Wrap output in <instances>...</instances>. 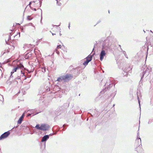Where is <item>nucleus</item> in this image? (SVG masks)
<instances>
[{"label":"nucleus","mask_w":153,"mask_h":153,"mask_svg":"<svg viewBox=\"0 0 153 153\" xmlns=\"http://www.w3.org/2000/svg\"><path fill=\"white\" fill-rule=\"evenodd\" d=\"M73 77V75L67 74L65 75L59 77L57 79L56 81L62 82L64 81V82H67L71 79Z\"/></svg>","instance_id":"nucleus-2"},{"label":"nucleus","mask_w":153,"mask_h":153,"mask_svg":"<svg viewBox=\"0 0 153 153\" xmlns=\"http://www.w3.org/2000/svg\"><path fill=\"white\" fill-rule=\"evenodd\" d=\"M10 134L9 131L5 132L2 134L0 137V140H1L7 138Z\"/></svg>","instance_id":"nucleus-9"},{"label":"nucleus","mask_w":153,"mask_h":153,"mask_svg":"<svg viewBox=\"0 0 153 153\" xmlns=\"http://www.w3.org/2000/svg\"><path fill=\"white\" fill-rule=\"evenodd\" d=\"M70 23H69V25H68V27H69V29H70Z\"/></svg>","instance_id":"nucleus-40"},{"label":"nucleus","mask_w":153,"mask_h":153,"mask_svg":"<svg viewBox=\"0 0 153 153\" xmlns=\"http://www.w3.org/2000/svg\"><path fill=\"white\" fill-rule=\"evenodd\" d=\"M29 24H30V25H31V26H33V24L32 23H29Z\"/></svg>","instance_id":"nucleus-36"},{"label":"nucleus","mask_w":153,"mask_h":153,"mask_svg":"<svg viewBox=\"0 0 153 153\" xmlns=\"http://www.w3.org/2000/svg\"><path fill=\"white\" fill-rule=\"evenodd\" d=\"M49 135H45L41 139V142H44L45 147V143L46 141L49 139Z\"/></svg>","instance_id":"nucleus-12"},{"label":"nucleus","mask_w":153,"mask_h":153,"mask_svg":"<svg viewBox=\"0 0 153 153\" xmlns=\"http://www.w3.org/2000/svg\"><path fill=\"white\" fill-rule=\"evenodd\" d=\"M138 92L137 91V95L138 100V102H139V106L140 107V100L139 99V98L138 97Z\"/></svg>","instance_id":"nucleus-17"},{"label":"nucleus","mask_w":153,"mask_h":153,"mask_svg":"<svg viewBox=\"0 0 153 153\" xmlns=\"http://www.w3.org/2000/svg\"><path fill=\"white\" fill-rule=\"evenodd\" d=\"M30 114V113H28L27 114V117H29V116H30L31 114Z\"/></svg>","instance_id":"nucleus-26"},{"label":"nucleus","mask_w":153,"mask_h":153,"mask_svg":"<svg viewBox=\"0 0 153 153\" xmlns=\"http://www.w3.org/2000/svg\"><path fill=\"white\" fill-rule=\"evenodd\" d=\"M94 48H93V51H94Z\"/></svg>","instance_id":"nucleus-50"},{"label":"nucleus","mask_w":153,"mask_h":153,"mask_svg":"<svg viewBox=\"0 0 153 153\" xmlns=\"http://www.w3.org/2000/svg\"><path fill=\"white\" fill-rule=\"evenodd\" d=\"M0 74H1V75L2 74V71L1 69H0Z\"/></svg>","instance_id":"nucleus-29"},{"label":"nucleus","mask_w":153,"mask_h":153,"mask_svg":"<svg viewBox=\"0 0 153 153\" xmlns=\"http://www.w3.org/2000/svg\"><path fill=\"white\" fill-rule=\"evenodd\" d=\"M31 2H30L29 4V5H30L31 4Z\"/></svg>","instance_id":"nucleus-42"},{"label":"nucleus","mask_w":153,"mask_h":153,"mask_svg":"<svg viewBox=\"0 0 153 153\" xmlns=\"http://www.w3.org/2000/svg\"><path fill=\"white\" fill-rule=\"evenodd\" d=\"M92 55H89L86 58V61L83 63V65L85 66L87 65L88 63L91 61L92 59Z\"/></svg>","instance_id":"nucleus-7"},{"label":"nucleus","mask_w":153,"mask_h":153,"mask_svg":"<svg viewBox=\"0 0 153 153\" xmlns=\"http://www.w3.org/2000/svg\"><path fill=\"white\" fill-rule=\"evenodd\" d=\"M61 48V46L60 45H59L57 46L56 49H58L59 48Z\"/></svg>","instance_id":"nucleus-19"},{"label":"nucleus","mask_w":153,"mask_h":153,"mask_svg":"<svg viewBox=\"0 0 153 153\" xmlns=\"http://www.w3.org/2000/svg\"><path fill=\"white\" fill-rule=\"evenodd\" d=\"M18 126H16V127H15V128H17V127Z\"/></svg>","instance_id":"nucleus-47"},{"label":"nucleus","mask_w":153,"mask_h":153,"mask_svg":"<svg viewBox=\"0 0 153 153\" xmlns=\"http://www.w3.org/2000/svg\"><path fill=\"white\" fill-rule=\"evenodd\" d=\"M21 78L20 76H18L17 77L15 78L14 80H13V82H16V83H18V82L17 81H16L17 79H20Z\"/></svg>","instance_id":"nucleus-14"},{"label":"nucleus","mask_w":153,"mask_h":153,"mask_svg":"<svg viewBox=\"0 0 153 153\" xmlns=\"http://www.w3.org/2000/svg\"><path fill=\"white\" fill-rule=\"evenodd\" d=\"M56 52V53L58 54L59 55V51H57V49H56L55 51V52Z\"/></svg>","instance_id":"nucleus-23"},{"label":"nucleus","mask_w":153,"mask_h":153,"mask_svg":"<svg viewBox=\"0 0 153 153\" xmlns=\"http://www.w3.org/2000/svg\"><path fill=\"white\" fill-rule=\"evenodd\" d=\"M14 73V72H13V71H12L11 72V75H12V74H13Z\"/></svg>","instance_id":"nucleus-33"},{"label":"nucleus","mask_w":153,"mask_h":153,"mask_svg":"<svg viewBox=\"0 0 153 153\" xmlns=\"http://www.w3.org/2000/svg\"><path fill=\"white\" fill-rule=\"evenodd\" d=\"M141 70L143 72L140 74V76L141 77L140 81L142 80L144 77H146L148 75L149 72L152 70V68L150 66L147 67L144 65L142 67Z\"/></svg>","instance_id":"nucleus-1"},{"label":"nucleus","mask_w":153,"mask_h":153,"mask_svg":"<svg viewBox=\"0 0 153 153\" xmlns=\"http://www.w3.org/2000/svg\"><path fill=\"white\" fill-rule=\"evenodd\" d=\"M125 56V57L127 58V59H128V56L127 55V54H126L125 55H124Z\"/></svg>","instance_id":"nucleus-30"},{"label":"nucleus","mask_w":153,"mask_h":153,"mask_svg":"<svg viewBox=\"0 0 153 153\" xmlns=\"http://www.w3.org/2000/svg\"><path fill=\"white\" fill-rule=\"evenodd\" d=\"M152 120L150 119V120H149V122H148V123L149 124H150L151 123H152Z\"/></svg>","instance_id":"nucleus-24"},{"label":"nucleus","mask_w":153,"mask_h":153,"mask_svg":"<svg viewBox=\"0 0 153 153\" xmlns=\"http://www.w3.org/2000/svg\"><path fill=\"white\" fill-rule=\"evenodd\" d=\"M143 31H144V33L145 32V31L144 30H143Z\"/></svg>","instance_id":"nucleus-52"},{"label":"nucleus","mask_w":153,"mask_h":153,"mask_svg":"<svg viewBox=\"0 0 153 153\" xmlns=\"http://www.w3.org/2000/svg\"><path fill=\"white\" fill-rule=\"evenodd\" d=\"M119 47H120V49H121V50H122V48H121V46L120 45H119Z\"/></svg>","instance_id":"nucleus-38"},{"label":"nucleus","mask_w":153,"mask_h":153,"mask_svg":"<svg viewBox=\"0 0 153 153\" xmlns=\"http://www.w3.org/2000/svg\"><path fill=\"white\" fill-rule=\"evenodd\" d=\"M41 20L42 19V11L41 9Z\"/></svg>","instance_id":"nucleus-27"},{"label":"nucleus","mask_w":153,"mask_h":153,"mask_svg":"<svg viewBox=\"0 0 153 153\" xmlns=\"http://www.w3.org/2000/svg\"><path fill=\"white\" fill-rule=\"evenodd\" d=\"M19 36H20V33H19Z\"/></svg>","instance_id":"nucleus-45"},{"label":"nucleus","mask_w":153,"mask_h":153,"mask_svg":"<svg viewBox=\"0 0 153 153\" xmlns=\"http://www.w3.org/2000/svg\"><path fill=\"white\" fill-rule=\"evenodd\" d=\"M66 125V124H64L63 126V127H64V128H63V130L64 129V128H65V126Z\"/></svg>","instance_id":"nucleus-35"},{"label":"nucleus","mask_w":153,"mask_h":153,"mask_svg":"<svg viewBox=\"0 0 153 153\" xmlns=\"http://www.w3.org/2000/svg\"><path fill=\"white\" fill-rule=\"evenodd\" d=\"M30 16H27V19L29 20H30L32 19V18H30Z\"/></svg>","instance_id":"nucleus-18"},{"label":"nucleus","mask_w":153,"mask_h":153,"mask_svg":"<svg viewBox=\"0 0 153 153\" xmlns=\"http://www.w3.org/2000/svg\"><path fill=\"white\" fill-rule=\"evenodd\" d=\"M3 97V100H4V97Z\"/></svg>","instance_id":"nucleus-51"},{"label":"nucleus","mask_w":153,"mask_h":153,"mask_svg":"<svg viewBox=\"0 0 153 153\" xmlns=\"http://www.w3.org/2000/svg\"><path fill=\"white\" fill-rule=\"evenodd\" d=\"M6 41V43H7V44H8L7 43V41L6 40V41Z\"/></svg>","instance_id":"nucleus-48"},{"label":"nucleus","mask_w":153,"mask_h":153,"mask_svg":"<svg viewBox=\"0 0 153 153\" xmlns=\"http://www.w3.org/2000/svg\"><path fill=\"white\" fill-rule=\"evenodd\" d=\"M111 45L108 39L105 40L102 44V49L104 50H108L110 48Z\"/></svg>","instance_id":"nucleus-5"},{"label":"nucleus","mask_w":153,"mask_h":153,"mask_svg":"<svg viewBox=\"0 0 153 153\" xmlns=\"http://www.w3.org/2000/svg\"><path fill=\"white\" fill-rule=\"evenodd\" d=\"M54 134H53V133H51V134H50L49 135V136H51L52 135H53Z\"/></svg>","instance_id":"nucleus-32"},{"label":"nucleus","mask_w":153,"mask_h":153,"mask_svg":"<svg viewBox=\"0 0 153 153\" xmlns=\"http://www.w3.org/2000/svg\"><path fill=\"white\" fill-rule=\"evenodd\" d=\"M30 76H29L28 77V78H29V77H30Z\"/></svg>","instance_id":"nucleus-46"},{"label":"nucleus","mask_w":153,"mask_h":153,"mask_svg":"<svg viewBox=\"0 0 153 153\" xmlns=\"http://www.w3.org/2000/svg\"><path fill=\"white\" fill-rule=\"evenodd\" d=\"M25 69V68L24 67L23 65L20 63L19 65H17V66L13 69V72H16L17 70H20L21 74H22V75H21V76H24L25 78L24 79H26V77L23 71V70Z\"/></svg>","instance_id":"nucleus-4"},{"label":"nucleus","mask_w":153,"mask_h":153,"mask_svg":"<svg viewBox=\"0 0 153 153\" xmlns=\"http://www.w3.org/2000/svg\"><path fill=\"white\" fill-rule=\"evenodd\" d=\"M123 71L122 74L124 76H127L128 75L129 71L131 69L130 68L128 67V68H123L122 69Z\"/></svg>","instance_id":"nucleus-10"},{"label":"nucleus","mask_w":153,"mask_h":153,"mask_svg":"<svg viewBox=\"0 0 153 153\" xmlns=\"http://www.w3.org/2000/svg\"><path fill=\"white\" fill-rule=\"evenodd\" d=\"M39 4H40V7L41 6L42 2L41 1H39Z\"/></svg>","instance_id":"nucleus-28"},{"label":"nucleus","mask_w":153,"mask_h":153,"mask_svg":"<svg viewBox=\"0 0 153 153\" xmlns=\"http://www.w3.org/2000/svg\"><path fill=\"white\" fill-rule=\"evenodd\" d=\"M49 128V126L45 124H43L41 125V130L46 131L48 130Z\"/></svg>","instance_id":"nucleus-8"},{"label":"nucleus","mask_w":153,"mask_h":153,"mask_svg":"<svg viewBox=\"0 0 153 153\" xmlns=\"http://www.w3.org/2000/svg\"><path fill=\"white\" fill-rule=\"evenodd\" d=\"M121 51L124 54V55H125L126 53V52L125 51H123V50H121Z\"/></svg>","instance_id":"nucleus-20"},{"label":"nucleus","mask_w":153,"mask_h":153,"mask_svg":"<svg viewBox=\"0 0 153 153\" xmlns=\"http://www.w3.org/2000/svg\"><path fill=\"white\" fill-rule=\"evenodd\" d=\"M30 8L32 10H33L34 11H36V8H33L32 7H30Z\"/></svg>","instance_id":"nucleus-25"},{"label":"nucleus","mask_w":153,"mask_h":153,"mask_svg":"<svg viewBox=\"0 0 153 153\" xmlns=\"http://www.w3.org/2000/svg\"><path fill=\"white\" fill-rule=\"evenodd\" d=\"M36 111V109H31V110H28L27 111V112H30V113H31V114H33V112L34 111Z\"/></svg>","instance_id":"nucleus-15"},{"label":"nucleus","mask_w":153,"mask_h":153,"mask_svg":"<svg viewBox=\"0 0 153 153\" xmlns=\"http://www.w3.org/2000/svg\"><path fill=\"white\" fill-rule=\"evenodd\" d=\"M35 128L37 129L41 130V126H40L39 124H37L35 126Z\"/></svg>","instance_id":"nucleus-16"},{"label":"nucleus","mask_w":153,"mask_h":153,"mask_svg":"<svg viewBox=\"0 0 153 153\" xmlns=\"http://www.w3.org/2000/svg\"><path fill=\"white\" fill-rule=\"evenodd\" d=\"M53 26V27H54V26H60V25H52Z\"/></svg>","instance_id":"nucleus-39"},{"label":"nucleus","mask_w":153,"mask_h":153,"mask_svg":"<svg viewBox=\"0 0 153 153\" xmlns=\"http://www.w3.org/2000/svg\"><path fill=\"white\" fill-rule=\"evenodd\" d=\"M113 85V84L112 83H111V84H109V85L108 86V88H110V87H112V86Z\"/></svg>","instance_id":"nucleus-21"},{"label":"nucleus","mask_w":153,"mask_h":153,"mask_svg":"<svg viewBox=\"0 0 153 153\" xmlns=\"http://www.w3.org/2000/svg\"><path fill=\"white\" fill-rule=\"evenodd\" d=\"M24 114H23L19 118V119L18 120V121L17 123L18 124H20L21 123L24 117Z\"/></svg>","instance_id":"nucleus-13"},{"label":"nucleus","mask_w":153,"mask_h":153,"mask_svg":"<svg viewBox=\"0 0 153 153\" xmlns=\"http://www.w3.org/2000/svg\"><path fill=\"white\" fill-rule=\"evenodd\" d=\"M10 38H11L10 37V35H9V38H8V41L9 40H10Z\"/></svg>","instance_id":"nucleus-37"},{"label":"nucleus","mask_w":153,"mask_h":153,"mask_svg":"<svg viewBox=\"0 0 153 153\" xmlns=\"http://www.w3.org/2000/svg\"><path fill=\"white\" fill-rule=\"evenodd\" d=\"M52 35L53 36L54 35H56L55 33H52Z\"/></svg>","instance_id":"nucleus-43"},{"label":"nucleus","mask_w":153,"mask_h":153,"mask_svg":"<svg viewBox=\"0 0 153 153\" xmlns=\"http://www.w3.org/2000/svg\"><path fill=\"white\" fill-rule=\"evenodd\" d=\"M46 71V69L45 68H42V71L43 72H45Z\"/></svg>","instance_id":"nucleus-22"},{"label":"nucleus","mask_w":153,"mask_h":153,"mask_svg":"<svg viewBox=\"0 0 153 153\" xmlns=\"http://www.w3.org/2000/svg\"><path fill=\"white\" fill-rule=\"evenodd\" d=\"M135 145L137 147V148L135 149V150L137 152L142 150L141 140L139 135L138 132L137 133V138L135 140Z\"/></svg>","instance_id":"nucleus-3"},{"label":"nucleus","mask_w":153,"mask_h":153,"mask_svg":"<svg viewBox=\"0 0 153 153\" xmlns=\"http://www.w3.org/2000/svg\"><path fill=\"white\" fill-rule=\"evenodd\" d=\"M106 54V53L105 51L104 50L102 49L100 55V60L101 61H102L103 60L104 57L105 56Z\"/></svg>","instance_id":"nucleus-11"},{"label":"nucleus","mask_w":153,"mask_h":153,"mask_svg":"<svg viewBox=\"0 0 153 153\" xmlns=\"http://www.w3.org/2000/svg\"><path fill=\"white\" fill-rule=\"evenodd\" d=\"M12 47H13V49H14V46H12Z\"/></svg>","instance_id":"nucleus-44"},{"label":"nucleus","mask_w":153,"mask_h":153,"mask_svg":"<svg viewBox=\"0 0 153 153\" xmlns=\"http://www.w3.org/2000/svg\"><path fill=\"white\" fill-rule=\"evenodd\" d=\"M40 112H37L36 113V114H33V116H34L35 115H36V114H39V113H40Z\"/></svg>","instance_id":"nucleus-31"},{"label":"nucleus","mask_w":153,"mask_h":153,"mask_svg":"<svg viewBox=\"0 0 153 153\" xmlns=\"http://www.w3.org/2000/svg\"><path fill=\"white\" fill-rule=\"evenodd\" d=\"M13 77V76L12 75H11L10 76V79L11 78Z\"/></svg>","instance_id":"nucleus-34"},{"label":"nucleus","mask_w":153,"mask_h":153,"mask_svg":"<svg viewBox=\"0 0 153 153\" xmlns=\"http://www.w3.org/2000/svg\"><path fill=\"white\" fill-rule=\"evenodd\" d=\"M88 114H91V116L92 117H93L91 113H88Z\"/></svg>","instance_id":"nucleus-41"},{"label":"nucleus","mask_w":153,"mask_h":153,"mask_svg":"<svg viewBox=\"0 0 153 153\" xmlns=\"http://www.w3.org/2000/svg\"><path fill=\"white\" fill-rule=\"evenodd\" d=\"M81 68L79 67L74 68L71 70V73H72L75 76L79 75L81 72Z\"/></svg>","instance_id":"nucleus-6"},{"label":"nucleus","mask_w":153,"mask_h":153,"mask_svg":"<svg viewBox=\"0 0 153 153\" xmlns=\"http://www.w3.org/2000/svg\"><path fill=\"white\" fill-rule=\"evenodd\" d=\"M61 35L62 34L60 33V35L61 36Z\"/></svg>","instance_id":"nucleus-49"}]
</instances>
